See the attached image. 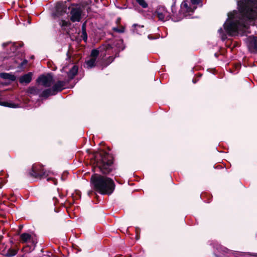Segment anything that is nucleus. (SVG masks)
Segmentation results:
<instances>
[{
  "label": "nucleus",
  "instance_id": "nucleus-1",
  "mask_svg": "<svg viewBox=\"0 0 257 257\" xmlns=\"http://www.w3.org/2000/svg\"><path fill=\"white\" fill-rule=\"evenodd\" d=\"M91 183L93 189L101 194H111L115 188L113 181L106 176L94 174L91 178Z\"/></svg>",
  "mask_w": 257,
  "mask_h": 257
},
{
  "label": "nucleus",
  "instance_id": "nucleus-2",
  "mask_svg": "<svg viewBox=\"0 0 257 257\" xmlns=\"http://www.w3.org/2000/svg\"><path fill=\"white\" fill-rule=\"evenodd\" d=\"M242 20H253L257 17V0H242L238 2Z\"/></svg>",
  "mask_w": 257,
  "mask_h": 257
},
{
  "label": "nucleus",
  "instance_id": "nucleus-3",
  "mask_svg": "<svg viewBox=\"0 0 257 257\" xmlns=\"http://www.w3.org/2000/svg\"><path fill=\"white\" fill-rule=\"evenodd\" d=\"M98 158L97 165L104 174L109 173L112 170V157L108 154L102 152L96 156Z\"/></svg>",
  "mask_w": 257,
  "mask_h": 257
},
{
  "label": "nucleus",
  "instance_id": "nucleus-4",
  "mask_svg": "<svg viewBox=\"0 0 257 257\" xmlns=\"http://www.w3.org/2000/svg\"><path fill=\"white\" fill-rule=\"evenodd\" d=\"M51 173L50 171L45 170L39 165H33L30 173L31 176L35 178H45Z\"/></svg>",
  "mask_w": 257,
  "mask_h": 257
},
{
  "label": "nucleus",
  "instance_id": "nucleus-5",
  "mask_svg": "<svg viewBox=\"0 0 257 257\" xmlns=\"http://www.w3.org/2000/svg\"><path fill=\"white\" fill-rule=\"evenodd\" d=\"M69 9H71V18L70 20L73 22H79L81 19L82 10L80 6L72 5V7H69Z\"/></svg>",
  "mask_w": 257,
  "mask_h": 257
},
{
  "label": "nucleus",
  "instance_id": "nucleus-6",
  "mask_svg": "<svg viewBox=\"0 0 257 257\" xmlns=\"http://www.w3.org/2000/svg\"><path fill=\"white\" fill-rule=\"evenodd\" d=\"M154 16L157 17L159 20L164 22L169 20L170 15L165 7L160 6L157 9Z\"/></svg>",
  "mask_w": 257,
  "mask_h": 257
},
{
  "label": "nucleus",
  "instance_id": "nucleus-7",
  "mask_svg": "<svg viewBox=\"0 0 257 257\" xmlns=\"http://www.w3.org/2000/svg\"><path fill=\"white\" fill-rule=\"evenodd\" d=\"M196 9V6L192 5L189 1L184 0L181 4L180 12L183 14V17H186L188 14L193 13Z\"/></svg>",
  "mask_w": 257,
  "mask_h": 257
},
{
  "label": "nucleus",
  "instance_id": "nucleus-8",
  "mask_svg": "<svg viewBox=\"0 0 257 257\" xmlns=\"http://www.w3.org/2000/svg\"><path fill=\"white\" fill-rule=\"evenodd\" d=\"M240 26V22H228L224 24V27L226 32L229 35L237 32Z\"/></svg>",
  "mask_w": 257,
  "mask_h": 257
},
{
  "label": "nucleus",
  "instance_id": "nucleus-9",
  "mask_svg": "<svg viewBox=\"0 0 257 257\" xmlns=\"http://www.w3.org/2000/svg\"><path fill=\"white\" fill-rule=\"evenodd\" d=\"M37 81L39 83L41 84L45 87H49L54 83L53 76L48 74L46 75H42L40 76Z\"/></svg>",
  "mask_w": 257,
  "mask_h": 257
},
{
  "label": "nucleus",
  "instance_id": "nucleus-10",
  "mask_svg": "<svg viewBox=\"0 0 257 257\" xmlns=\"http://www.w3.org/2000/svg\"><path fill=\"white\" fill-rule=\"evenodd\" d=\"M98 51L97 49H93L89 60L85 61L86 67L91 68L94 66L96 57L98 55Z\"/></svg>",
  "mask_w": 257,
  "mask_h": 257
},
{
  "label": "nucleus",
  "instance_id": "nucleus-11",
  "mask_svg": "<svg viewBox=\"0 0 257 257\" xmlns=\"http://www.w3.org/2000/svg\"><path fill=\"white\" fill-rule=\"evenodd\" d=\"M67 7L66 2L64 3L62 2L58 3L56 6L57 13L60 15H63L66 13Z\"/></svg>",
  "mask_w": 257,
  "mask_h": 257
},
{
  "label": "nucleus",
  "instance_id": "nucleus-12",
  "mask_svg": "<svg viewBox=\"0 0 257 257\" xmlns=\"http://www.w3.org/2000/svg\"><path fill=\"white\" fill-rule=\"evenodd\" d=\"M2 46L3 47H9L10 48H19L23 47L24 43L21 41L14 43L8 42L3 43Z\"/></svg>",
  "mask_w": 257,
  "mask_h": 257
},
{
  "label": "nucleus",
  "instance_id": "nucleus-13",
  "mask_svg": "<svg viewBox=\"0 0 257 257\" xmlns=\"http://www.w3.org/2000/svg\"><path fill=\"white\" fill-rule=\"evenodd\" d=\"M65 82L62 81H58L53 86L52 89L55 93L56 94L58 92L61 91L64 88Z\"/></svg>",
  "mask_w": 257,
  "mask_h": 257
},
{
  "label": "nucleus",
  "instance_id": "nucleus-14",
  "mask_svg": "<svg viewBox=\"0 0 257 257\" xmlns=\"http://www.w3.org/2000/svg\"><path fill=\"white\" fill-rule=\"evenodd\" d=\"M32 73L30 72L26 74L20 78V82L21 83H29L32 80Z\"/></svg>",
  "mask_w": 257,
  "mask_h": 257
},
{
  "label": "nucleus",
  "instance_id": "nucleus-15",
  "mask_svg": "<svg viewBox=\"0 0 257 257\" xmlns=\"http://www.w3.org/2000/svg\"><path fill=\"white\" fill-rule=\"evenodd\" d=\"M21 240L23 243H27L32 241V237L31 234L27 233L21 235Z\"/></svg>",
  "mask_w": 257,
  "mask_h": 257
},
{
  "label": "nucleus",
  "instance_id": "nucleus-16",
  "mask_svg": "<svg viewBox=\"0 0 257 257\" xmlns=\"http://www.w3.org/2000/svg\"><path fill=\"white\" fill-rule=\"evenodd\" d=\"M78 72V67L74 65L70 70L68 73V76L70 79H73L74 76L77 74Z\"/></svg>",
  "mask_w": 257,
  "mask_h": 257
},
{
  "label": "nucleus",
  "instance_id": "nucleus-17",
  "mask_svg": "<svg viewBox=\"0 0 257 257\" xmlns=\"http://www.w3.org/2000/svg\"><path fill=\"white\" fill-rule=\"evenodd\" d=\"M55 92L53 91L52 88H49L44 90L40 95V97H47L50 95H55Z\"/></svg>",
  "mask_w": 257,
  "mask_h": 257
},
{
  "label": "nucleus",
  "instance_id": "nucleus-18",
  "mask_svg": "<svg viewBox=\"0 0 257 257\" xmlns=\"http://www.w3.org/2000/svg\"><path fill=\"white\" fill-rule=\"evenodd\" d=\"M0 77L2 78L8 79L12 81H15L16 78L15 75L7 73H0Z\"/></svg>",
  "mask_w": 257,
  "mask_h": 257
},
{
  "label": "nucleus",
  "instance_id": "nucleus-19",
  "mask_svg": "<svg viewBox=\"0 0 257 257\" xmlns=\"http://www.w3.org/2000/svg\"><path fill=\"white\" fill-rule=\"evenodd\" d=\"M249 42V48L257 49V38L256 37H250L248 39Z\"/></svg>",
  "mask_w": 257,
  "mask_h": 257
},
{
  "label": "nucleus",
  "instance_id": "nucleus-20",
  "mask_svg": "<svg viewBox=\"0 0 257 257\" xmlns=\"http://www.w3.org/2000/svg\"><path fill=\"white\" fill-rule=\"evenodd\" d=\"M28 92L33 95H40V90L36 87H31L29 88Z\"/></svg>",
  "mask_w": 257,
  "mask_h": 257
},
{
  "label": "nucleus",
  "instance_id": "nucleus-21",
  "mask_svg": "<svg viewBox=\"0 0 257 257\" xmlns=\"http://www.w3.org/2000/svg\"><path fill=\"white\" fill-rule=\"evenodd\" d=\"M136 1L143 8H147L148 7V5L145 0H136Z\"/></svg>",
  "mask_w": 257,
  "mask_h": 257
},
{
  "label": "nucleus",
  "instance_id": "nucleus-22",
  "mask_svg": "<svg viewBox=\"0 0 257 257\" xmlns=\"http://www.w3.org/2000/svg\"><path fill=\"white\" fill-rule=\"evenodd\" d=\"M17 252V250L14 249H9L6 255L8 256L11 257L16 255Z\"/></svg>",
  "mask_w": 257,
  "mask_h": 257
},
{
  "label": "nucleus",
  "instance_id": "nucleus-23",
  "mask_svg": "<svg viewBox=\"0 0 257 257\" xmlns=\"http://www.w3.org/2000/svg\"><path fill=\"white\" fill-rule=\"evenodd\" d=\"M113 31L119 33H122L124 32L125 28L122 26H120L113 29Z\"/></svg>",
  "mask_w": 257,
  "mask_h": 257
},
{
  "label": "nucleus",
  "instance_id": "nucleus-24",
  "mask_svg": "<svg viewBox=\"0 0 257 257\" xmlns=\"http://www.w3.org/2000/svg\"><path fill=\"white\" fill-rule=\"evenodd\" d=\"M28 61L25 59L21 63L20 66L18 67L19 69H22L24 68V66L27 64Z\"/></svg>",
  "mask_w": 257,
  "mask_h": 257
},
{
  "label": "nucleus",
  "instance_id": "nucleus-25",
  "mask_svg": "<svg viewBox=\"0 0 257 257\" xmlns=\"http://www.w3.org/2000/svg\"><path fill=\"white\" fill-rule=\"evenodd\" d=\"M70 24V23L68 22H67L65 20H61L60 22V25L62 27H67Z\"/></svg>",
  "mask_w": 257,
  "mask_h": 257
},
{
  "label": "nucleus",
  "instance_id": "nucleus-26",
  "mask_svg": "<svg viewBox=\"0 0 257 257\" xmlns=\"http://www.w3.org/2000/svg\"><path fill=\"white\" fill-rule=\"evenodd\" d=\"M201 1V0H191V3L192 5L195 6L199 4Z\"/></svg>",
  "mask_w": 257,
  "mask_h": 257
},
{
  "label": "nucleus",
  "instance_id": "nucleus-27",
  "mask_svg": "<svg viewBox=\"0 0 257 257\" xmlns=\"http://www.w3.org/2000/svg\"><path fill=\"white\" fill-rule=\"evenodd\" d=\"M134 27H135V30H134V31H135V32H136V33H139V32H138V31H139V30H138V29H139V28H143V27H144V26H141V27L140 26H139V25H137V24H135V25H134Z\"/></svg>",
  "mask_w": 257,
  "mask_h": 257
},
{
  "label": "nucleus",
  "instance_id": "nucleus-28",
  "mask_svg": "<svg viewBox=\"0 0 257 257\" xmlns=\"http://www.w3.org/2000/svg\"><path fill=\"white\" fill-rule=\"evenodd\" d=\"M250 53H257V49H249Z\"/></svg>",
  "mask_w": 257,
  "mask_h": 257
},
{
  "label": "nucleus",
  "instance_id": "nucleus-29",
  "mask_svg": "<svg viewBox=\"0 0 257 257\" xmlns=\"http://www.w3.org/2000/svg\"><path fill=\"white\" fill-rule=\"evenodd\" d=\"M109 59V62H108L107 65L109 64V63H111L114 59V58L112 57H110Z\"/></svg>",
  "mask_w": 257,
  "mask_h": 257
},
{
  "label": "nucleus",
  "instance_id": "nucleus-30",
  "mask_svg": "<svg viewBox=\"0 0 257 257\" xmlns=\"http://www.w3.org/2000/svg\"><path fill=\"white\" fill-rule=\"evenodd\" d=\"M50 179H52L53 180V181L54 182V183L56 185V182L55 181V180L53 179V178H48L47 179V180L48 181H49Z\"/></svg>",
  "mask_w": 257,
  "mask_h": 257
},
{
  "label": "nucleus",
  "instance_id": "nucleus-31",
  "mask_svg": "<svg viewBox=\"0 0 257 257\" xmlns=\"http://www.w3.org/2000/svg\"><path fill=\"white\" fill-rule=\"evenodd\" d=\"M218 32L220 33V34H221L223 33V30L220 28L219 30H218Z\"/></svg>",
  "mask_w": 257,
  "mask_h": 257
},
{
  "label": "nucleus",
  "instance_id": "nucleus-32",
  "mask_svg": "<svg viewBox=\"0 0 257 257\" xmlns=\"http://www.w3.org/2000/svg\"><path fill=\"white\" fill-rule=\"evenodd\" d=\"M69 54H70V52H69V51H68V52H67V55L68 58L69 59H70V57H71V56H70Z\"/></svg>",
  "mask_w": 257,
  "mask_h": 257
},
{
  "label": "nucleus",
  "instance_id": "nucleus-33",
  "mask_svg": "<svg viewBox=\"0 0 257 257\" xmlns=\"http://www.w3.org/2000/svg\"><path fill=\"white\" fill-rule=\"evenodd\" d=\"M221 38H222V40H224L226 38V36L225 35H222L221 36Z\"/></svg>",
  "mask_w": 257,
  "mask_h": 257
},
{
  "label": "nucleus",
  "instance_id": "nucleus-34",
  "mask_svg": "<svg viewBox=\"0 0 257 257\" xmlns=\"http://www.w3.org/2000/svg\"><path fill=\"white\" fill-rule=\"evenodd\" d=\"M148 38L150 39H153V38L150 35L148 36Z\"/></svg>",
  "mask_w": 257,
  "mask_h": 257
},
{
  "label": "nucleus",
  "instance_id": "nucleus-35",
  "mask_svg": "<svg viewBox=\"0 0 257 257\" xmlns=\"http://www.w3.org/2000/svg\"><path fill=\"white\" fill-rule=\"evenodd\" d=\"M242 25L243 26V27H246V25L245 24H242Z\"/></svg>",
  "mask_w": 257,
  "mask_h": 257
},
{
  "label": "nucleus",
  "instance_id": "nucleus-36",
  "mask_svg": "<svg viewBox=\"0 0 257 257\" xmlns=\"http://www.w3.org/2000/svg\"><path fill=\"white\" fill-rule=\"evenodd\" d=\"M33 58H34V56H32L31 57V58H32V59H33Z\"/></svg>",
  "mask_w": 257,
  "mask_h": 257
}]
</instances>
